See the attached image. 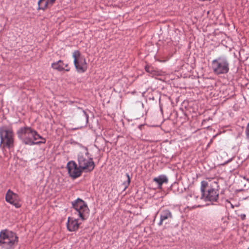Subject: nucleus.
Wrapping results in <instances>:
<instances>
[{
	"label": "nucleus",
	"mask_w": 249,
	"mask_h": 249,
	"mask_svg": "<svg viewBox=\"0 0 249 249\" xmlns=\"http://www.w3.org/2000/svg\"><path fill=\"white\" fill-rule=\"evenodd\" d=\"M207 187H209V183L207 181L203 180L201 182V195L200 198L206 202L210 201L213 203L217 201L219 197L218 190L216 189L218 188L217 181H213L210 184V188L206 189Z\"/></svg>",
	"instance_id": "nucleus-1"
},
{
	"label": "nucleus",
	"mask_w": 249,
	"mask_h": 249,
	"mask_svg": "<svg viewBox=\"0 0 249 249\" xmlns=\"http://www.w3.org/2000/svg\"><path fill=\"white\" fill-rule=\"evenodd\" d=\"M18 237L11 231L4 230L0 232V247L3 249H12L17 245Z\"/></svg>",
	"instance_id": "nucleus-2"
},
{
	"label": "nucleus",
	"mask_w": 249,
	"mask_h": 249,
	"mask_svg": "<svg viewBox=\"0 0 249 249\" xmlns=\"http://www.w3.org/2000/svg\"><path fill=\"white\" fill-rule=\"evenodd\" d=\"M83 151L78 154V162L79 167L86 172H91L95 167L93 159L89 156L87 147L82 146Z\"/></svg>",
	"instance_id": "nucleus-3"
},
{
	"label": "nucleus",
	"mask_w": 249,
	"mask_h": 249,
	"mask_svg": "<svg viewBox=\"0 0 249 249\" xmlns=\"http://www.w3.org/2000/svg\"><path fill=\"white\" fill-rule=\"evenodd\" d=\"M212 69L216 75L227 73L230 70V63L227 57L222 55L213 59L212 61Z\"/></svg>",
	"instance_id": "nucleus-4"
},
{
	"label": "nucleus",
	"mask_w": 249,
	"mask_h": 249,
	"mask_svg": "<svg viewBox=\"0 0 249 249\" xmlns=\"http://www.w3.org/2000/svg\"><path fill=\"white\" fill-rule=\"evenodd\" d=\"M34 131L36 130L29 126L21 127L17 131L18 138L26 145H39L40 142H34Z\"/></svg>",
	"instance_id": "nucleus-5"
},
{
	"label": "nucleus",
	"mask_w": 249,
	"mask_h": 249,
	"mask_svg": "<svg viewBox=\"0 0 249 249\" xmlns=\"http://www.w3.org/2000/svg\"><path fill=\"white\" fill-rule=\"evenodd\" d=\"M0 145L3 148L9 149L14 147V133L11 128L2 127L0 128Z\"/></svg>",
	"instance_id": "nucleus-6"
},
{
	"label": "nucleus",
	"mask_w": 249,
	"mask_h": 249,
	"mask_svg": "<svg viewBox=\"0 0 249 249\" xmlns=\"http://www.w3.org/2000/svg\"><path fill=\"white\" fill-rule=\"evenodd\" d=\"M72 206L76 211L75 214H78L81 220H85L88 218L89 210L84 200L78 198L72 202Z\"/></svg>",
	"instance_id": "nucleus-7"
},
{
	"label": "nucleus",
	"mask_w": 249,
	"mask_h": 249,
	"mask_svg": "<svg viewBox=\"0 0 249 249\" xmlns=\"http://www.w3.org/2000/svg\"><path fill=\"white\" fill-rule=\"evenodd\" d=\"M73 63L77 71L83 73L86 71L87 66L85 57L81 55L79 51H74L72 53Z\"/></svg>",
	"instance_id": "nucleus-8"
},
{
	"label": "nucleus",
	"mask_w": 249,
	"mask_h": 249,
	"mask_svg": "<svg viewBox=\"0 0 249 249\" xmlns=\"http://www.w3.org/2000/svg\"><path fill=\"white\" fill-rule=\"evenodd\" d=\"M67 168L68 173L71 178H76L81 176L83 170L79 166H78L76 162L71 160L67 163Z\"/></svg>",
	"instance_id": "nucleus-9"
},
{
	"label": "nucleus",
	"mask_w": 249,
	"mask_h": 249,
	"mask_svg": "<svg viewBox=\"0 0 249 249\" xmlns=\"http://www.w3.org/2000/svg\"><path fill=\"white\" fill-rule=\"evenodd\" d=\"M5 200L7 202L12 204L16 208H19L21 205L20 203V198L17 194L14 193L9 189L5 195Z\"/></svg>",
	"instance_id": "nucleus-10"
},
{
	"label": "nucleus",
	"mask_w": 249,
	"mask_h": 249,
	"mask_svg": "<svg viewBox=\"0 0 249 249\" xmlns=\"http://www.w3.org/2000/svg\"><path fill=\"white\" fill-rule=\"evenodd\" d=\"M172 218L173 215L171 212L168 209L163 210L160 212V220L158 225L160 226L162 225L163 222L166 220H171Z\"/></svg>",
	"instance_id": "nucleus-11"
},
{
	"label": "nucleus",
	"mask_w": 249,
	"mask_h": 249,
	"mask_svg": "<svg viewBox=\"0 0 249 249\" xmlns=\"http://www.w3.org/2000/svg\"><path fill=\"white\" fill-rule=\"evenodd\" d=\"M79 224L77 219L69 217L68 219L67 229L70 231H75L78 229Z\"/></svg>",
	"instance_id": "nucleus-12"
},
{
	"label": "nucleus",
	"mask_w": 249,
	"mask_h": 249,
	"mask_svg": "<svg viewBox=\"0 0 249 249\" xmlns=\"http://www.w3.org/2000/svg\"><path fill=\"white\" fill-rule=\"evenodd\" d=\"M68 67V64H64V62L60 60L58 61L54 62L52 64V67L58 71H62L63 70L66 71H69L70 70L69 68L65 69V67L67 68Z\"/></svg>",
	"instance_id": "nucleus-13"
},
{
	"label": "nucleus",
	"mask_w": 249,
	"mask_h": 249,
	"mask_svg": "<svg viewBox=\"0 0 249 249\" xmlns=\"http://www.w3.org/2000/svg\"><path fill=\"white\" fill-rule=\"evenodd\" d=\"M56 0H39L38 1L37 10L46 9L49 6H52Z\"/></svg>",
	"instance_id": "nucleus-14"
},
{
	"label": "nucleus",
	"mask_w": 249,
	"mask_h": 249,
	"mask_svg": "<svg viewBox=\"0 0 249 249\" xmlns=\"http://www.w3.org/2000/svg\"><path fill=\"white\" fill-rule=\"evenodd\" d=\"M168 179L167 177L164 175H161L153 178V181L158 184V188L161 189L163 183H167Z\"/></svg>",
	"instance_id": "nucleus-15"
},
{
	"label": "nucleus",
	"mask_w": 249,
	"mask_h": 249,
	"mask_svg": "<svg viewBox=\"0 0 249 249\" xmlns=\"http://www.w3.org/2000/svg\"><path fill=\"white\" fill-rule=\"evenodd\" d=\"M33 132L34 134V142H40V144L46 142L45 139L41 136L36 131H34Z\"/></svg>",
	"instance_id": "nucleus-16"
},
{
	"label": "nucleus",
	"mask_w": 249,
	"mask_h": 249,
	"mask_svg": "<svg viewBox=\"0 0 249 249\" xmlns=\"http://www.w3.org/2000/svg\"><path fill=\"white\" fill-rule=\"evenodd\" d=\"M145 70L146 72L150 73L152 75H154L156 74V71L152 67L150 66H146L145 67Z\"/></svg>",
	"instance_id": "nucleus-17"
},
{
	"label": "nucleus",
	"mask_w": 249,
	"mask_h": 249,
	"mask_svg": "<svg viewBox=\"0 0 249 249\" xmlns=\"http://www.w3.org/2000/svg\"><path fill=\"white\" fill-rule=\"evenodd\" d=\"M245 135L246 140L249 142V123L247 124L245 129Z\"/></svg>",
	"instance_id": "nucleus-18"
},
{
	"label": "nucleus",
	"mask_w": 249,
	"mask_h": 249,
	"mask_svg": "<svg viewBox=\"0 0 249 249\" xmlns=\"http://www.w3.org/2000/svg\"><path fill=\"white\" fill-rule=\"evenodd\" d=\"M126 176L127 177V180L126 182L124 183V184L125 185V188H126L129 185L130 181V178L129 175L128 173L126 174Z\"/></svg>",
	"instance_id": "nucleus-19"
},
{
	"label": "nucleus",
	"mask_w": 249,
	"mask_h": 249,
	"mask_svg": "<svg viewBox=\"0 0 249 249\" xmlns=\"http://www.w3.org/2000/svg\"><path fill=\"white\" fill-rule=\"evenodd\" d=\"M83 114L85 116V117L86 119V122L87 123L88 122L89 119V115L86 113V112L85 111H83Z\"/></svg>",
	"instance_id": "nucleus-20"
},
{
	"label": "nucleus",
	"mask_w": 249,
	"mask_h": 249,
	"mask_svg": "<svg viewBox=\"0 0 249 249\" xmlns=\"http://www.w3.org/2000/svg\"><path fill=\"white\" fill-rule=\"evenodd\" d=\"M231 160H232V159H230L229 160L225 161L223 164L225 165V164H227L228 163H229V162H230L231 161Z\"/></svg>",
	"instance_id": "nucleus-21"
},
{
	"label": "nucleus",
	"mask_w": 249,
	"mask_h": 249,
	"mask_svg": "<svg viewBox=\"0 0 249 249\" xmlns=\"http://www.w3.org/2000/svg\"><path fill=\"white\" fill-rule=\"evenodd\" d=\"M244 179L247 180L249 182V178H246V177H244Z\"/></svg>",
	"instance_id": "nucleus-22"
},
{
	"label": "nucleus",
	"mask_w": 249,
	"mask_h": 249,
	"mask_svg": "<svg viewBox=\"0 0 249 249\" xmlns=\"http://www.w3.org/2000/svg\"><path fill=\"white\" fill-rule=\"evenodd\" d=\"M246 215L245 214L242 215L241 217L242 219H243L245 217Z\"/></svg>",
	"instance_id": "nucleus-23"
},
{
	"label": "nucleus",
	"mask_w": 249,
	"mask_h": 249,
	"mask_svg": "<svg viewBox=\"0 0 249 249\" xmlns=\"http://www.w3.org/2000/svg\"><path fill=\"white\" fill-rule=\"evenodd\" d=\"M194 197H195L196 199V198L198 197V196H196V195H194Z\"/></svg>",
	"instance_id": "nucleus-24"
},
{
	"label": "nucleus",
	"mask_w": 249,
	"mask_h": 249,
	"mask_svg": "<svg viewBox=\"0 0 249 249\" xmlns=\"http://www.w3.org/2000/svg\"><path fill=\"white\" fill-rule=\"evenodd\" d=\"M248 148H249V146L248 147Z\"/></svg>",
	"instance_id": "nucleus-25"
},
{
	"label": "nucleus",
	"mask_w": 249,
	"mask_h": 249,
	"mask_svg": "<svg viewBox=\"0 0 249 249\" xmlns=\"http://www.w3.org/2000/svg\"><path fill=\"white\" fill-rule=\"evenodd\" d=\"M248 249H249V248Z\"/></svg>",
	"instance_id": "nucleus-26"
}]
</instances>
